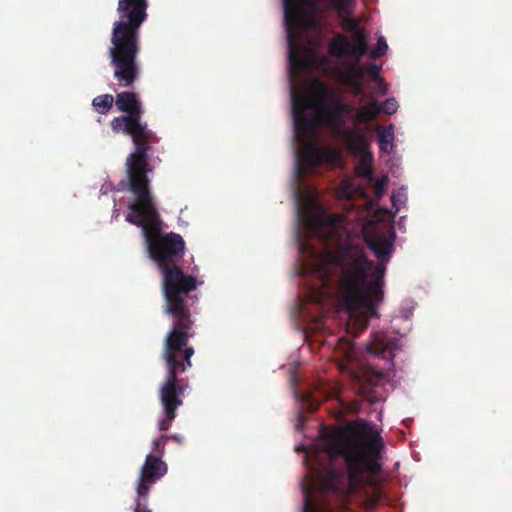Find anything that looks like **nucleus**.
I'll return each mask as SVG.
<instances>
[{
	"instance_id": "obj_17",
	"label": "nucleus",
	"mask_w": 512,
	"mask_h": 512,
	"mask_svg": "<svg viewBox=\"0 0 512 512\" xmlns=\"http://www.w3.org/2000/svg\"><path fill=\"white\" fill-rule=\"evenodd\" d=\"M379 115L378 103L372 101L363 106L355 115V121L359 124L367 123L375 119Z\"/></svg>"
},
{
	"instance_id": "obj_26",
	"label": "nucleus",
	"mask_w": 512,
	"mask_h": 512,
	"mask_svg": "<svg viewBox=\"0 0 512 512\" xmlns=\"http://www.w3.org/2000/svg\"><path fill=\"white\" fill-rule=\"evenodd\" d=\"M386 182H387L386 177L376 180V182L374 184V192L378 198H380L382 196Z\"/></svg>"
},
{
	"instance_id": "obj_25",
	"label": "nucleus",
	"mask_w": 512,
	"mask_h": 512,
	"mask_svg": "<svg viewBox=\"0 0 512 512\" xmlns=\"http://www.w3.org/2000/svg\"><path fill=\"white\" fill-rule=\"evenodd\" d=\"M148 497L136 496L134 512H152L147 506Z\"/></svg>"
},
{
	"instance_id": "obj_19",
	"label": "nucleus",
	"mask_w": 512,
	"mask_h": 512,
	"mask_svg": "<svg viewBox=\"0 0 512 512\" xmlns=\"http://www.w3.org/2000/svg\"><path fill=\"white\" fill-rule=\"evenodd\" d=\"M365 74H368L373 80L378 81L380 84V93L386 94L387 87L385 86L382 78L380 77V66L374 63H364Z\"/></svg>"
},
{
	"instance_id": "obj_13",
	"label": "nucleus",
	"mask_w": 512,
	"mask_h": 512,
	"mask_svg": "<svg viewBox=\"0 0 512 512\" xmlns=\"http://www.w3.org/2000/svg\"><path fill=\"white\" fill-rule=\"evenodd\" d=\"M398 342V339L395 337H388L382 332H377L373 335L367 350L369 353L382 359H392L394 357V350L398 348Z\"/></svg>"
},
{
	"instance_id": "obj_1",
	"label": "nucleus",
	"mask_w": 512,
	"mask_h": 512,
	"mask_svg": "<svg viewBox=\"0 0 512 512\" xmlns=\"http://www.w3.org/2000/svg\"><path fill=\"white\" fill-rule=\"evenodd\" d=\"M131 193L135 200L128 205L125 220L142 229L150 258L162 274L164 312L173 319L162 354L167 375L159 389L163 418L158 427L160 431H167L176 418L177 409L183 405L181 396L188 387L187 381L178 376L192 366L194 348L188 346V342L193 336L190 332L193 320L189 301L192 300L190 293L197 288V278L185 274L178 265L184 256L185 242L180 234L162 232V220L149 185Z\"/></svg>"
},
{
	"instance_id": "obj_4",
	"label": "nucleus",
	"mask_w": 512,
	"mask_h": 512,
	"mask_svg": "<svg viewBox=\"0 0 512 512\" xmlns=\"http://www.w3.org/2000/svg\"><path fill=\"white\" fill-rule=\"evenodd\" d=\"M148 0H118V20L113 23L110 63L113 77L119 86L131 87L138 79L140 67L137 56L140 52V28L147 20Z\"/></svg>"
},
{
	"instance_id": "obj_6",
	"label": "nucleus",
	"mask_w": 512,
	"mask_h": 512,
	"mask_svg": "<svg viewBox=\"0 0 512 512\" xmlns=\"http://www.w3.org/2000/svg\"><path fill=\"white\" fill-rule=\"evenodd\" d=\"M311 93L316 101V109L322 119L332 129L334 137H339L345 130L346 117L351 114L352 107L345 103L337 90L321 80L310 84Z\"/></svg>"
},
{
	"instance_id": "obj_16",
	"label": "nucleus",
	"mask_w": 512,
	"mask_h": 512,
	"mask_svg": "<svg viewBox=\"0 0 512 512\" xmlns=\"http://www.w3.org/2000/svg\"><path fill=\"white\" fill-rule=\"evenodd\" d=\"M376 132L379 138L380 150L389 152L388 146H390V149L393 147L394 126L392 124L387 127L377 126Z\"/></svg>"
},
{
	"instance_id": "obj_20",
	"label": "nucleus",
	"mask_w": 512,
	"mask_h": 512,
	"mask_svg": "<svg viewBox=\"0 0 512 512\" xmlns=\"http://www.w3.org/2000/svg\"><path fill=\"white\" fill-rule=\"evenodd\" d=\"M340 21H341L342 28L346 32L354 34L363 29L360 27L359 21L356 18H354L353 15L349 16V17L342 18V19H340Z\"/></svg>"
},
{
	"instance_id": "obj_10",
	"label": "nucleus",
	"mask_w": 512,
	"mask_h": 512,
	"mask_svg": "<svg viewBox=\"0 0 512 512\" xmlns=\"http://www.w3.org/2000/svg\"><path fill=\"white\" fill-rule=\"evenodd\" d=\"M338 138L345 142L352 155L361 157L359 173L364 176L369 175L371 173L372 154L368 151L370 145L368 139L360 131L351 128L345 129Z\"/></svg>"
},
{
	"instance_id": "obj_3",
	"label": "nucleus",
	"mask_w": 512,
	"mask_h": 512,
	"mask_svg": "<svg viewBox=\"0 0 512 512\" xmlns=\"http://www.w3.org/2000/svg\"><path fill=\"white\" fill-rule=\"evenodd\" d=\"M393 241L383 237H365L367 247L378 259L377 263L370 260L364 248L358 245L342 246L328 255L337 277L336 294L341 306L351 315L365 310L368 315L364 326L368 316L376 314V306L383 300L387 263L394 251Z\"/></svg>"
},
{
	"instance_id": "obj_2",
	"label": "nucleus",
	"mask_w": 512,
	"mask_h": 512,
	"mask_svg": "<svg viewBox=\"0 0 512 512\" xmlns=\"http://www.w3.org/2000/svg\"><path fill=\"white\" fill-rule=\"evenodd\" d=\"M320 446L331 461L342 458L346 472L313 464L301 483L303 512H334L326 500L327 494H353L364 484L365 474L375 476L381 471L378 460L384 444L380 434L364 420L331 431L322 430Z\"/></svg>"
},
{
	"instance_id": "obj_23",
	"label": "nucleus",
	"mask_w": 512,
	"mask_h": 512,
	"mask_svg": "<svg viewBox=\"0 0 512 512\" xmlns=\"http://www.w3.org/2000/svg\"><path fill=\"white\" fill-rule=\"evenodd\" d=\"M366 376H367L368 382L371 385L377 386L380 384V382L383 381L385 375L382 371L373 370L372 368H367Z\"/></svg>"
},
{
	"instance_id": "obj_28",
	"label": "nucleus",
	"mask_w": 512,
	"mask_h": 512,
	"mask_svg": "<svg viewBox=\"0 0 512 512\" xmlns=\"http://www.w3.org/2000/svg\"><path fill=\"white\" fill-rule=\"evenodd\" d=\"M170 437H171L170 439H176V441H178L179 443L183 442L182 437H179V438H176V436H170Z\"/></svg>"
},
{
	"instance_id": "obj_12",
	"label": "nucleus",
	"mask_w": 512,
	"mask_h": 512,
	"mask_svg": "<svg viewBox=\"0 0 512 512\" xmlns=\"http://www.w3.org/2000/svg\"><path fill=\"white\" fill-rule=\"evenodd\" d=\"M334 72L338 81L350 87L355 95H359L363 91V80L365 75L364 64L359 61L350 62L345 64V68H334Z\"/></svg>"
},
{
	"instance_id": "obj_9",
	"label": "nucleus",
	"mask_w": 512,
	"mask_h": 512,
	"mask_svg": "<svg viewBox=\"0 0 512 512\" xmlns=\"http://www.w3.org/2000/svg\"><path fill=\"white\" fill-rule=\"evenodd\" d=\"M167 473V465L159 458L149 454L141 467L136 486V494L140 497H148L151 487Z\"/></svg>"
},
{
	"instance_id": "obj_14",
	"label": "nucleus",
	"mask_w": 512,
	"mask_h": 512,
	"mask_svg": "<svg viewBox=\"0 0 512 512\" xmlns=\"http://www.w3.org/2000/svg\"><path fill=\"white\" fill-rule=\"evenodd\" d=\"M306 228L317 236L322 237L324 229L328 230V235L324 238L328 240L336 227V218L333 215H320L313 212H307L304 217Z\"/></svg>"
},
{
	"instance_id": "obj_8",
	"label": "nucleus",
	"mask_w": 512,
	"mask_h": 512,
	"mask_svg": "<svg viewBox=\"0 0 512 512\" xmlns=\"http://www.w3.org/2000/svg\"><path fill=\"white\" fill-rule=\"evenodd\" d=\"M367 39L364 29L354 33L352 41L347 36L338 34L329 44V54L337 58L351 55L360 61L369 49Z\"/></svg>"
},
{
	"instance_id": "obj_15",
	"label": "nucleus",
	"mask_w": 512,
	"mask_h": 512,
	"mask_svg": "<svg viewBox=\"0 0 512 512\" xmlns=\"http://www.w3.org/2000/svg\"><path fill=\"white\" fill-rule=\"evenodd\" d=\"M115 104L119 111L126 113V115H133L137 120L142 121V104L136 93L130 91L118 93Z\"/></svg>"
},
{
	"instance_id": "obj_18",
	"label": "nucleus",
	"mask_w": 512,
	"mask_h": 512,
	"mask_svg": "<svg viewBox=\"0 0 512 512\" xmlns=\"http://www.w3.org/2000/svg\"><path fill=\"white\" fill-rule=\"evenodd\" d=\"M114 103V98L110 94H103L95 97L92 101V105L94 109L99 114H107L112 108Z\"/></svg>"
},
{
	"instance_id": "obj_24",
	"label": "nucleus",
	"mask_w": 512,
	"mask_h": 512,
	"mask_svg": "<svg viewBox=\"0 0 512 512\" xmlns=\"http://www.w3.org/2000/svg\"><path fill=\"white\" fill-rule=\"evenodd\" d=\"M170 438L171 437L167 435H163L153 441V452L155 453L154 456H159V458H161L164 453L165 444Z\"/></svg>"
},
{
	"instance_id": "obj_22",
	"label": "nucleus",
	"mask_w": 512,
	"mask_h": 512,
	"mask_svg": "<svg viewBox=\"0 0 512 512\" xmlns=\"http://www.w3.org/2000/svg\"><path fill=\"white\" fill-rule=\"evenodd\" d=\"M379 114L392 115L397 111L398 103L395 98H388L382 104H378Z\"/></svg>"
},
{
	"instance_id": "obj_5",
	"label": "nucleus",
	"mask_w": 512,
	"mask_h": 512,
	"mask_svg": "<svg viewBox=\"0 0 512 512\" xmlns=\"http://www.w3.org/2000/svg\"><path fill=\"white\" fill-rule=\"evenodd\" d=\"M114 133L123 132L131 137L135 150L126 158V174L129 191L148 186V174L152 172L149 152L152 145L158 143V137L150 130L147 123L137 120L133 115H121L111 121Z\"/></svg>"
},
{
	"instance_id": "obj_27",
	"label": "nucleus",
	"mask_w": 512,
	"mask_h": 512,
	"mask_svg": "<svg viewBox=\"0 0 512 512\" xmlns=\"http://www.w3.org/2000/svg\"><path fill=\"white\" fill-rule=\"evenodd\" d=\"M170 437H171L170 439H176V441H178L179 443L183 442L182 437H179V438H176V436H170Z\"/></svg>"
},
{
	"instance_id": "obj_11",
	"label": "nucleus",
	"mask_w": 512,
	"mask_h": 512,
	"mask_svg": "<svg viewBox=\"0 0 512 512\" xmlns=\"http://www.w3.org/2000/svg\"><path fill=\"white\" fill-rule=\"evenodd\" d=\"M340 152L331 147H319L311 145L307 147L301 155V161L309 168H316L321 163L335 165L340 162Z\"/></svg>"
},
{
	"instance_id": "obj_21",
	"label": "nucleus",
	"mask_w": 512,
	"mask_h": 512,
	"mask_svg": "<svg viewBox=\"0 0 512 512\" xmlns=\"http://www.w3.org/2000/svg\"><path fill=\"white\" fill-rule=\"evenodd\" d=\"M388 50V44L383 36L378 37L377 44L374 49L370 52V57L377 59L386 54Z\"/></svg>"
},
{
	"instance_id": "obj_7",
	"label": "nucleus",
	"mask_w": 512,
	"mask_h": 512,
	"mask_svg": "<svg viewBox=\"0 0 512 512\" xmlns=\"http://www.w3.org/2000/svg\"><path fill=\"white\" fill-rule=\"evenodd\" d=\"M290 68V65L288 64ZM301 70H297L295 73L289 69L292 87H291V102H292V115L294 122L295 132L299 135H308L313 133L319 124L317 118L310 117L307 115L309 108H316V101L312 102L307 96L296 92L294 87V81L296 74Z\"/></svg>"
}]
</instances>
